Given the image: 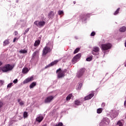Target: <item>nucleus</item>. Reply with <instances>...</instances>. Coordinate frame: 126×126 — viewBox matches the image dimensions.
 Here are the masks:
<instances>
[{
    "label": "nucleus",
    "mask_w": 126,
    "mask_h": 126,
    "mask_svg": "<svg viewBox=\"0 0 126 126\" xmlns=\"http://www.w3.org/2000/svg\"><path fill=\"white\" fill-rule=\"evenodd\" d=\"M13 69V66L9 64L4 65V66L1 67V70L2 72H7V71H10Z\"/></svg>",
    "instance_id": "nucleus-1"
},
{
    "label": "nucleus",
    "mask_w": 126,
    "mask_h": 126,
    "mask_svg": "<svg viewBox=\"0 0 126 126\" xmlns=\"http://www.w3.org/2000/svg\"><path fill=\"white\" fill-rule=\"evenodd\" d=\"M65 72H66V70L62 71V69L61 68H59L56 70V73H58V78H62L63 77H64V76H65V74H64Z\"/></svg>",
    "instance_id": "nucleus-2"
},
{
    "label": "nucleus",
    "mask_w": 126,
    "mask_h": 126,
    "mask_svg": "<svg viewBox=\"0 0 126 126\" xmlns=\"http://www.w3.org/2000/svg\"><path fill=\"white\" fill-rule=\"evenodd\" d=\"M52 50L53 48L51 47H48V46H46L42 50V56H46L49 53H51L52 52Z\"/></svg>",
    "instance_id": "nucleus-3"
},
{
    "label": "nucleus",
    "mask_w": 126,
    "mask_h": 126,
    "mask_svg": "<svg viewBox=\"0 0 126 126\" xmlns=\"http://www.w3.org/2000/svg\"><path fill=\"white\" fill-rule=\"evenodd\" d=\"M34 24L36 25L37 27H43V26H45V24H46V22L44 21H35L34 22Z\"/></svg>",
    "instance_id": "nucleus-4"
},
{
    "label": "nucleus",
    "mask_w": 126,
    "mask_h": 126,
    "mask_svg": "<svg viewBox=\"0 0 126 126\" xmlns=\"http://www.w3.org/2000/svg\"><path fill=\"white\" fill-rule=\"evenodd\" d=\"M112 47V44L110 43L103 44L101 45V49L103 51H107L109 49H111Z\"/></svg>",
    "instance_id": "nucleus-5"
},
{
    "label": "nucleus",
    "mask_w": 126,
    "mask_h": 126,
    "mask_svg": "<svg viewBox=\"0 0 126 126\" xmlns=\"http://www.w3.org/2000/svg\"><path fill=\"white\" fill-rule=\"evenodd\" d=\"M80 58H81V54L79 53L74 56V58L72 59V63L74 64V63H77V61L79 60Z\"/></svg>",
    "instance_id": "nucleus-6"
},
{
    "label": "nucleus",
    "mask_w": 126,
    "mask_h": 126,
    "mask_svg": "<svg viewBox=\"0 0 126 126\" xmlns=\"http://www.w3.org/2000/svg\"><path fill=\"white\" fill-rule=\"evenodd\" d=\"M100 51V48L98 47L94 46L93 47V50L92 51L93 55L94 56H97L99 55V51Z\"/></svg>",
    "instance_id": "nucleus-7"
},
{
    "label": "nucleus",
    "mask_w": 126,
    "mask_h": 126,
    "mask_svg": "<svg viewBox=\"0 0 126 126\" xmlns=\"http://www.w3.org/2000/svg\"><path fill=\"white\" fill-rule=\"evenodd\" d=\"M55 98V96H53V95H50L46 97L44 100V103H51L53 99Z\"/></svg>",
    "instance_id": "nucleus-8"
},
{
    "label": "nucleus",
    "mask_w": 126,
    "mask_h": 126,
    "mask_svg": "<svg viewBox=\"0 0 126 126\" xmlns=\"http://www.w3.org/2000/svg\"><path fill=\"white\" fill-rule=\"evenodd\" d=\"M34 80V77L33 76H31V77H29L26 79L23 82V84H27V83H29V82H31V81H33Z\"/></svg>",
    "instance_id": "nucleus-9"
},
{
    "label": "nucleus",
    "mask_w": 126,
    "mask_h": 126,
    "mask_svg": "<svg viewBox=\"0 0 126 126\" xmlns=\"http://www.w3.org/2000/svg\"><path fill=\"white\" fill-rule=\"evenodd\" d=\"M58 63H59V60H55L51 62L49 64L46 65L45 67V68H48V67H51V66H53V65H55V64H57Z\"/></svg>",
    "instance_id": "nucleus-10"
},
{
    "label": "nucleus",
    "mask_w": 126,
    "mask_h": 126,
    "mask_svg": "<svg viewBox=\"0 0 126 126\" xmlns=\"http://www.w3.org/2000/svg\"><path fill=\"white\" fill-rule=\"evenodd\" d=\"M84 69L81 68L77 73V77H78V78L81 77L82 75H83V73H84Z\"/></svg>",
    "instance_id": "nucleus-11"
},
{
    "label": "nucleus",
    "mask_w": 126,
    "mask_h": 126,
    "mask_svg": "<svg viewBox=\"0 0 126 126\" xmlns=\"http://www.w3.org/2000/svg\"><path fill=\"white\" fill-rule=\"evenodd\" d=\"M94 96V93L90 94L84 97V100L85 101H86L87 100H90V99H92Z\"/></svg>",
    "instance_id": "nucleus-12"
},
{
    "label": "nucleus",
    "mask_w": 126,
    "mask_h": 126,
    "mask_svg": "<svg viewBox=\"0 0 126 126\" xmlns=\"http://www.w3.org/2000/svg\"><path fill=\"white\" fill-rule=\"evenodd\" d=\"M44 120V117H43L42 116L38 115L36 118V122H38V123H41Z\"/></svg>",
    "instance_id": "nucleus-13"
},
{
    "label": "nucleus",
    "mask_w": 126,
    "mask_h": 126,
    "mask_svg": "<svg viewBox=\"0 0 126 126\" xmlns=\"http://www.w3.org/2000/svg\"><path fill=\"white\" fill-rule=\"evenodd\" d=\"M9 44V39H5L3 42V47H5V46H7Z\"/></svg>",
    "instance_id": "nucleus-14"
},
{
    "label": "nucleus",
    "mask_w": 126,
    "mask_h": 126,
    "mask_svg": "<svg viewBox=\"0 0 126 126\" xmlns=\"http://www.w3.org/2000/svg\"><path fill=\"white\" fill-rule=\"evenodd\" d=\"M29 71V69L27 67H24L22 69V73L26 74Z\"/></svg>",
    "instance_id": "nucleus-15"
},
{
    "label": "nucleus",
    "mask_w": 126,
    "mask_h": 126,
    "mask_svg": "<svg viewBox=\"0 0 126 126\" xmlns=\"http://www.w3.org/2000/svg\"><path fill=\"white\" fill-rule=\"evenodd\" d=\"M36 82H33L30 85V89H32V88H34L35 86H36Z\"/></svg>",
    "instance_id": "nucleus-16"
},
{
    "label": "nucleus",
    "mask_w": 126,
    "mask_h": 126,
    "mask_svg": "<svg viewBox=\"0 0 126 126\" xmlns=\"http://www.w3.org/2000/svg\"><path fill=\"white\" fill-rule=\"evenodd\" d=\"M72 97V94H69L66 97V101H69V100L71 99Z\"/></svg>",
    "instance_id": "nucleus-17"
},
{
    "label": "nucleus",
    "mask_w": 126,
    "mask_h": 126,
    "mask_svg": "<svg viewBox=\"0 0 126 126\" xmlns=\"http://www.w3.org/2000/svg\"><path fill=\"white\" fill-rule=\"evenodd\" d=\"M126 27L125 26L122 27L120 29L119 31L120 32H126Z\"/></svg>",
    "instance_id": "nucleus-18"
},
{
    "label": "nucleus",
    "mask_w": 126,
    "mask_h": 126,
    "mask_svg": "<svg viewBox=\"0 0 126 126\" xmlns=\"http://www.w3.org/2000/svg\"><path fill=\"white\" fill-rule=\"evenodd\" d=\"M40 40H36L34 44V47H37V46H39L40 45Z\"/></svg>",
    "instance_id": "nucleus-19"
},
{
    "label": "nucleus",
    "mask_w": 126,
    "mask_h": 126,
    "mask_svg": "<svg viewBox=\"0 0 126 126\" xmlns=\"http://www.w3.org/2000/svg\"><path fill=\"white\" fill-rule=\"evenodd\" d=\"M48 16L50 18H52L54 16V12L53 11H50L48 14Z\"/></svg>",
    "instance_id": "nucleus-20"
},
{
    "label": "nucleus",
    "mask_w": 126,
    "mask_h": 126,
    "mask_svg": "<svg viewBox=\"0 0 126 126\" xmlns=\"http://www.w3.org/2000/svg\"><path fill=\"white\" fill-rule=\"evenodd\" d=\"M19 53L20 54H27V50H26L25 49L21 50L19 51Z\"/></svg>",
    "instance_id": "nucleus-21"
},
{
    "label": "nucleus",
    "mask_w": 126,
    "mask_h": 126,
    "mask_svg": "<svg viewBox=\"0 0 126 126\" xmlns=\"http://www.w3.org/2000/svg\"><path fill=\"white\" fill-rule=\"evenodd\" d=\"M79 51H80V48H76V49L74 50V52H73V54H77V53H78V52H79Z\"/></svg>",
    "instance_id": "nucleus-22"
},
{
    "label": "nucleus",
    "mask_w": 126,
    "mask_h": 126,
    "mask_svg": "<svg viewBox=\"0 0 126 126\" xmlns=\"http://www.w3.org/2000/svg\"><path fill=\"white\" fill-rule=\"evenodd\" d=\"M75 105H76V106H79V105H80V101L79 100L75 101Z\"/></svg>",
    "instance_id": "nucleus-23"
},
{
    "label": "nucleus",
    "mask_w": 126,
    "mask_h": 126,
    "mask_svg": "<svg viewBox=\"0 0 126 126\" xmlns=\"http://www.w3.org/2000/svg\"><path fill=\"white\" fill-rule=\"evenodd\" d=\"M81 87H82V83H80L79 84V86L77 89V90H80L81 89Z\"/></svg>",
    "instance_id": "nucleus-24"
},
{
    "label": "nucleus",
    "mask_w": 126,
    "mask_h": 126,
    "mask_svg": "<svg viewBox=\"0 0 126 126\" xmlns=\"http://www.w3.org/2000/svg\"><path fill=\"white\" fill-rule=\"evenodd\" d=\"M117 126H124V125H123V123H122L121 121H118V122H117Z\"/></svg>",
    "instance_id": "nucleus-25"
},
{
    "label": "nucleus",
    "mask_w": 126,
    "mask_h": 126,
    "mask_svg": "<svg viewBox=\"0 0 126 126\" xmlns=\"http://www.w3.org/2000/svg\"><path fill=\"white\" fill-rule=\"evenodd\" d=\"M103 110H102V108H98L97 110V114H101V113L102 112Z\"/></svg>",
    "instance_id": "nucleus-26"
},
{
    "label": "nucleus",
    "mask_w": 126,
    "mask_h": 126,
    "mask_svg": "<svg viewBox=\"0 0 126 126\" xmlns=\"http://www.w3.org/2000/svg\"><path fill=\"white\" fill-rule=\"evenodd\" d=\"M120 9H121L120 8H118L117 9V10L114 13V15H117V14H118V13H119V11H120Z\"/></svg>",
    "instance_id": "nucleus-27"
},
{
    "label": "nucleus",
    "mask_w": 126,
    "mask_h": 126,
    "mask_svg": "<svg viewBox=\"0 0 126 126\" xmlns=\"http://www.w3.org/2000/svg\"><path fill=\"white\" fill-rule=\"evenodd\" d=\"M23 116L24 118H27V117H28V113H27V112H24Z\"/></svg>",
    "instance_id": "nucleus-28"
},
{
    "label": "nucleus",
    "mask_w": 126,
    "mask_h": 126,
    "mask_svg": "<svg viewBox=\"0 0 126 126\" xmlns=\"http://www.w3.org/2000/svg\"><path fill=\"white\" fill-rule=\"evenodd\" d=\"M29 30H30V28H28V29H27V30L24 32V35H26L27 33H28Z\"/></svg>",
    "instance_id": "nucleus-29"
},
{
    "label": "nucleus",
    "mask_w": 126,
    "mask_h": 126,
    "mask_svg": "<svg viewBox=\"0 0 126 126\" xmlns=\"http://www.w3.org/2000/svg\"><path fill=\"white\" fill-rule=\"evenodd\" d=\"M86 61H87V62H90V61H92V57H90L87 58L86 59Z\"/></svg>",
    "instance_id": "nucleus-30"
},
{
    "label": "nucleus",
    "mask_w": 126,
    "mask_h": 126,
    "mask_svg": "<svg viewBox=\"0 0 126 126\" xmlns=\"http://www.w3.org/2000/svg\"><path fill=\"white\" fill-rule=\"evenodd\" d=\"M37 54H38V51H37L34 52L33 53V54H32V57H33V58H34V57H36Z\"/></svg>",
    "instance_id": "nucleus-31"
},
{
    "label": "nucleus",
    "mask_w": 126,
    "mask_h": 126,
    "mask_svg": "<svg viewBox=\"0 0 126 126\" xmlns=\"http://www.w3.org/2000/svg\"><path fill=\"white\" fill-rule=\"evenodd\" d=\"M12 84H13L12 83H9V84H8V85L7 86V88H11V87L12 86Z\"/></svg>",
    "instance_id": "nucleus-32"
},
{
    "label": "nucleus",
    "mask_w": 126,
    "mask_h": 126,
    "mask_svg": "<svg viewBox=\"0 0 126 126\" xmlns=\"http://www.w3.org/2000/svg\"><path fill=\"white\" fill-rule=\"evenodd\" d=\"M59 15H62V14H63V11H58Z\"/></svg>",
    "instance_id": "nucleus-33"
},
{
    "label": "nucleus",
    "mask_w": 126,
    "mask_h": 126,
    "mask_svg": "<svg viewBox=\"0 0 126 126\" xmlns=\"http://www.w3.org/2000/svg\"><path fill=\"white\" fill-rule=\"evenodd\" d=\"M83 17H89V16H90V14H86V15H83Z\"/></svg>",
    "instance_id": "nucleus-34"
},
{
    "label": "nucleus",
    "mask_w": 126,
    "mask_h": 126,
    "mask_svg": "<svg viewBox=\"0 0 126 126\" xmlns=\"http://www.w3.org/2000/svg\"><path fill=\"white\" fill-rule=\"evenodd\" d=\"M94 35H96V32H93L91 33V36L92 37L94 36Z\"/></svg>",
    "instance_id": "nucleus-35"
},
{
    "label": "nucleus",
    "mask_w": 126,
    "mask_h": 126,
    "mask_svg": "<svg viewBox=\"0 0 126 126\" xmlns=\"http://www.w3.org/2000/svg\"><path fill=\"white\" fill-rule=\"evenodd\" d=\"M19 105H20V106H23V105H24V102L23 101H20Z\"/></svg>",
    "instance_id": "nucleus-36"
},
{
    "label": "nucleus",
    "mask_w": 126,
    "mask_h": 126,
    "mask_svg": "<svg viewBox=\"0 0 126 126\" xmlns=\"http://www.w3.org/2000/svg\"><path fill=\"white\" fill-rule=\"evenodd\" d=\"M2 106H3V103H2V102L0 101V108H1V107H2Z\"/></svg>",
    "instance_id": "nucleus-37"
},
{
    "label": "nucleus",
    "mask_w": 126,
    "mask_h": 126,
    "mask_svg": "<svg viewBox=\"0 0 126 126\" xmlns=\"http://www.w3.org/2000/svg\"><path fill=\"white\" fill-rule=\"evenodd\" d=\"M18 80H17V79H15V80L13 81V83L16 84V83L18 82Z\"/></svg>",
    "instance_id": "nucleus-38"
},
{
    "label": "nucleus",
    "mask_w": 126,
    "mask_h": 126,
    "mask_svg": "<svg viewBox=\"0 0 126 126\" xmlns=\"http://www.w3.org/2000/svg\"><path fill=\"white\" fill-rule=\"evenodd\" d=\"M14 33L15 36H17L18 34V32L17 31H15Z\"/></svg>",
    "instance_id": "nucleus-39"
},
{
    "label": "nucleus",
    "mask_w": 126,
    "mask_h": 126,
    "mask_svg": "<svg viewBox=\"0 0 126 126\" xmlns=\"http://www.w3.org/2000/svg\"><path fill=\"white\" fill-rule=\"evenodd\" d=\"M0 83L1 84V85L4 83V81H0Z\"/></svg>",
    "instance_id": "nucleus-40"
},
{
    "label": "nucleus",
    "mask_w": 126,
    "mask_h": 126,
    "mask_svg": "<svg viewBox=\"0 0 126 126\" xmlns=\"http://www.w3.org/2000/svg\"><path fill=\"white\" fill-rule=\"evenodd\" d=\"M105 105H106V104H105L104 102H103V103H102V104H101V106H102V107H105Z\"/></svg>",
    "instance_id": "nucleus-41"
},
{
    "label": "nucleus",
    "mask_w": 126,
    "mask_h": 126,
    "mask_svg": "<svg viewBox=\"0 0 126 126\" xmlns=\"http://www.w3.org/2000/svg\"><path fill=\"white\" fill-rule=\"evenodd\" d=\"M16 40H17V38H14V39H13V43L16 42Z\"/></svg>",
    "instance_id": "nucleus-42"
},
{
    "label": "nucleus",
    "mask_w": 126,
    "mask_h": 126,
    "mask_svg": "<svg viewBox=\"0 0 126 126\" xmlns=\"http://www.w3.org/2000/svg\"><path fill=\"white\" fill-rule=\"evenodd\" d=\"M20 101H21V99H18V102L20 103Z\"/></svg>",
    "instance_id": "nucleus-43"
},
{
    "label": "nucleus",
    "mask_w": 126,
    "mask_h": 126,
    "mask_svg": "<svg viewBox=\"0 0 126 126\" xmlns=\"http://www.w3.org/2000/svg\"><path fill=\"white\" fill-rule=\"evenodd\" d=\"M2 65V63H1V62L0 61V65Z\"/></svg>",
    "instance_id": "nucleus-44"
},
{
    "label": "nucleus",
    "mask_w": 126,
    "mask_h": 126,
    "mask_svg": "<svg viewBox=\"0 0 126 126\" xmlns=\"http://www.w3.org/2000/svg\"><path fill=\"white\" fill-rule=\"evenodd\" d=\"M124 105H125V106H126V100L124 102Z\"/></svg>",
    "instance_id": "nucleus-45"
},
{
    "label": "nucleus",
    "mask_w": 126,
    "mask_h": 126,
    "mask_svg": "<svg viewBox=\"0 0 126 126\" xmlns=\"http://www.w3.org/2000/svg\"><path fill=\"white\" fill-rule=\"evenodd\" d=\"M1 111V109H0V113Z\"/></svg>",
    "instance_id": "nucleus-46"
}]
</instances>
